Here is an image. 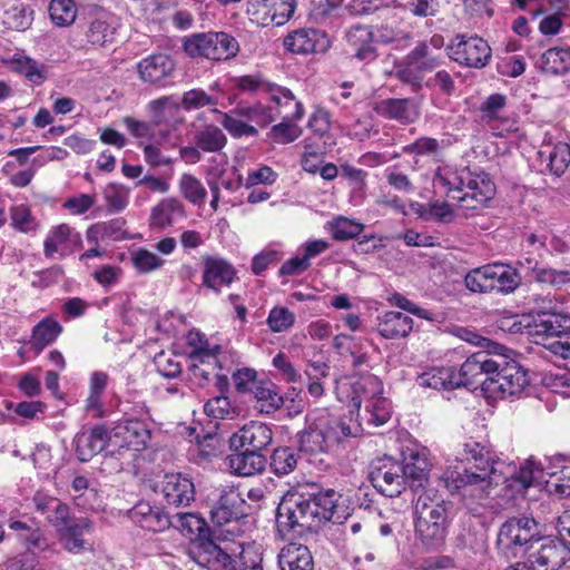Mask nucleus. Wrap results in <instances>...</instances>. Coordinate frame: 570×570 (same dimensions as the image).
I'll list each match as a JSON object with an SVG mask.
<instances>
[{
  "label": "nucleus",
  "instance_id": "f257e3e1",
  "mask_svg": "<svg viewBox=\"0 0 570 570\" xmlns=\"http://www.w3.org/2000/svg\"><path fill=\"white\" fill-rule=\"evenodd\" d=\"M461 455V461H466L471 466L449 468L440 476L444 488L451 493L462 490L463 495L481 499L492 485L507 484L508 488L521 492L544 483L550 494L570 497L569 466H562L559 472H546L541 463L530 459L517 469L512 463L495 459L490 450L478 442L465 443Z\"/></svg>",
  "mask_w": 570,
  "mask_h": 570
},
{
  "label": "nucleus",
  "instance_id": "f03ea898",
  "mask_svg": "<svg viewBox=\"0 0 570 570\" xmlns=\"http://www.w3.org/2000/svg\"><path fill=\"white\" fill-rule=\"evenodd\" d=\"M341 495L330 489L316 494L287 491L276 509V529L281 537L292 532L317 530L327 521L336 522L337 501Z\"/></svg>",
  "mask_w": 570,
  "mask_h": 570
},
{
  "label": "nucleus",
  "instance_id": "7ed1b4c3",
  "mask_svg": "<svg viewBox=\"0 0 570 570\" xmlns=\"http://www.w3.org/2000/svg\"><path fill=\"white\" fill-rule=\"evenodd\" d=\"M433 187L456 200L460 207L478 209L485 205L495 193L490 176L483 171H471L469 168H439L433 177Z\"/></svg>",
  "mask_w": 570,
  "mask_h": 570
},
{
  "label": "nucleus",
  "instance_id": "20e7f679",
  "mask_svg": "<svg viewBox=\"0 0 570 570\" xmlns=\"http://www.w3.org/2000/svg\"><path fill=\"white\" fill-rule=\"evenodd\" d=\"M450 504L431 490L421 493L415 503V533L430 548H439L445 540Z\"/></svg>",
  "mask_w": 570,
  "mask_h": 570
},
{
  "label": "nucleus",
  "instance_id": "39448f33",
  "mask_svg": "<svg viewBox=\"0 0 570 570\" xmlns=\"http://www.w3.org/2000/svg\"><path fill=\"white\" fill-rule=\"evenodd\" d=\"M469 335L472 336L466 338L469 342L476 345H482L484 342L489 350L479 351L464 361L460 371L456 372L458 387H469L474 384L482 386L483 380H488L494 375L501 362L504 361V352L508 351L504 346L492 343L488 338L480 337L472 333H469Z\"/></svg>",
  "mask_w": 570,
  "mask_h": 570
},
{
  "label": "nucleus",
  "instance_id": "423d86ee",
  "mask_svg": "<svg viewBox=\"0 0 570 570\" xmlns=\"http://www.w3.org/2000/svg\"><path fill=\"white\" fill-rule=\"evenodd\" d=\"M382 393V382L374 375L362 377L352 386L351 405L357 411L364 406L358 416L367 424L381 426L390 420L391 404Z\"/></svg>",
  "mask_w": 570,
  "mask_h": 570
},
{
  "label": "nucleus",
  "instance_id": "0eeeda50",
  "mask_svg": "<svg viewBox=\"0 0 570 570\" xmlns=\"http://www.w3.org/2000/svg\"><path fill=\"white\" fill-rule=\"evenodd\" d=\"M126 415L127 417L109 432L110 453L116 449L144 450L151 439L150 412L144 403L136 405L132 412H127Z\"/></svg>",
  "mask_w": 570,
  "mask_h": 570
},
{
  "label": "nucleus",
  "instance_id": "6e6552de",
  "mask_svg": "<svg viewBox=\"0 0 570 570\" xmlns=\"http://www.w3.org/2000/svg\"><path fill=\"white\" fill-rule=\"evenodd\" d=\"M540 537L541 528L534 518L513 517L500 527L497 546L507 558H518L528 553Z\"/></svg>",
  "mask_w": 570,
  "mask_h": 570
},
{
  "label": "nucleus",
  "instance_id": "1a4fd4ad",
  "mask_svg": "<svg viewBox=\"0 0 570 570\" xmlns=\"http://www.w3.org/2000/svg\"><path fill=\"white\" fill-rule=\"evenodd\" d=\"M183 48L191 58H206L213 61H226L239 52L237 39L224 31L190 35L184 39Z\"/></svg>",
  "mask_w": 570,
  "mask_h": 570
},
{
  "label": "nucleus",
  "instance_id": "9d476101",
  "mask_svg": "<svg viewBox=\"0 0 570 570\" xmlns=\"http://www.w3.org/2000/svg\"><path fill=\"white\" fill-rule=\"evenodd\" d=\"M533 335L553 354L570 358V316L560 313H543L534 321Z\"/></svg>",
  "mask_w": 570,
  "mask_h": 570
},
{
  "label": "nucleus",
  "instance_id": "9b49d317",
  "mask_svg": "<svg viewBox=\"0 0 570 570\" xmlns=\"http://www.w3.org/2000/svg\"><path fill=\"white\" fill-rule=\"evenodd\" d=\"M528 383L525 370L504 353V361L494 375L482 381V392L489 399H505L520 394Z\"/></svg>",
  "mask_w": 570,
  "mask_h": 570
},
{
  "label": "nucleus",
  "instance_id": "f8f14e48",
  "mask_svg": "<svg viewBox=\"0 0 570 570\" xmlns=\"http://www.w3.org/2000/svg\"><path fill=\"white\" fill-rule=\"evenodd\" d=\"M443 59L426 41H420L404 57L403 67L399 70V78L415 88H421L426 73L438 69Z\"/></svg>",
  "mask_w": 570,
  "mask_h": 570
},
{
  "label": "nucleus",
  "instance_id": "ddd939ff",
  "mask_svg": "<svg viewBox=\"0 0 570 570\" xmlns=\"http://www.w3.org/2000/svg\"><path fill=\"white\" fill-rule=\"evenodd\" d=\"M368 478L373 487L389 498L399 497L405 489L403 463L391 456L372 461Z\"/></svg>",
  "mask_w": 570,
  "mask_h": 570
},
{
  "label": "nucleus",
  "instance_id": "4468645a",
  "mask_svg": "<svg viewBox=\"0 0 570 570\" xmlns=\"http://www.w3.org/2000/svg\"><path fill=\"white\" fill-rule=\"evenodd\" d=\"M208 500L212 521L219 527L246 515L245 499L235 487H218L208 495Z\"/></svg>",
  "mask_w": 570,
  "mask_h": 570
},
{
  "label": "nucleus",
  "instance_id": "2eb2a0df",
  "mask_svg": "<svg viewBox=\"0 0 570 570\" xmlns=\"http://www.w3.org/2000/svg\"><path fill=\"white\" fill-rule=\"evenodd\" d=\"M119 27L120 22L117 16L104 9H97L88 13L83 33L88 43L104 48L115 41Z\"/></svg>",
  "mask_w": 570,
  "mask_h": 570
},
{
  "label": "nucleus",
  "instance_id": "dca6fc26",
  "mask_svg": "<svg viewBox=\"0 0 570 570\" xmlns=\"http://www.w3.org/2000/svg\"><path fill=\"white\" fill-rule=\"evenodd\" d=\"M539 547L529 554L531 570H559L570 558V549L559 539L540 537Z\"/></svg>",
  "mask_w": 570,
  "mask_h": 570
},
{
  "label": "nucleus",
  "instance_id": "f3484780",
  "mask_svg": "<svg viewBox=\"0 0 570 570\" xmlns=\"http://www.w3.org/2000/svg\"><path fill=\"white\" fill-rule=\"evenodd\" d=\"M273 436L269 424L250 421L230 435L229 446L233 451L246 449L263 453L272 444Z\"/></svg>",
  "mask_w": 570,
  "mask_h": 570
},
{
  "label": "nucleus",
  "instance_id": "a211bd4d",
  "mask_svg": "<svg viewBox=\"0 0 570 570\" xmlns=\"http://www.w3.org/2000/svg\"><path fill=\"white\" fill-rule=\"evenodd\" d=\"M217 98L208 95L203 89H190L184 92L180 104L175 101L173 97H161L159 99L151 100L148 104V109L153 114V121L157 126L163 119V110L170 106L173 108L181 107L183 109L190 111L196 110L206 106H215Z\"/></svg>",
  "mask_w": 570,
  "mask_h": 570
},
{
  "label": "nucleus",
  "instance_id": "6ab92c4d",
  "mask_svg": "<svg viewBox=\"0 0 570 570\" xmlns=\"http://www.w3.org/2000/svg\"><path fill=\"white\" fill-rule=\"evenodd\" d=\"M308 422V426L298 435V450L307 455L327 452L335 436L328 434L321 412L311 414Z\"/></svg>",
  "mask_w": 570,
  "mask_h": 570
},
{
  "label": "nucleus",
  "instance_id": "aec40b11",
  "mask_svg": "<svg viewBox=\"0 0 570 570\" xmlns=\"http://www.w3.org/2000/svg\"><path fill=\"white\" fill-rule=\"evenodd\" d=\"M518 265L525 273V277L541 287L561 289L570 285V269L552 268L532 257L520 259Z\"/></svg>",
  "mask_w": 570,
  "mask_h": 570
},
{
  "label": "nucleus",
  "instance_id": "412c9836",
  "mask_svg": "<svg viewBox=\"0 0 570 570\" xmlns=\"http://www.w3.org/2000/svg\"><path fill=\"white\" fill-rule=\"evenodd\" d=\"M266 92L269 100L266 122H272L276 118L301 119L303 117V105L295 99L289 89L277 85H268Z\"/></svg>",
  "mask_w": 570,
  "mask_h": 570
},
{
  "label": "nucleus",
  "instance_id": "4be33fe9",
  "mask_svg": "<svg viewBox=\"0 0 570 570\" xmlns=\"http://www.w3.org/2000/svg\"><path fill=\"white\" fill-rule=\"evenodd\" d=\"M81 245L80 234L69 225L60 224L49 230L43 242V254L47 258H52L56 254L65 257L79 249Z\"/></svg>",
  "mask_w": 570,
  "mask_h": 570
},
{
  "label": "nucleus",
  "instance_id": "5701e85b",
  "mask_svg": "<svg viewBox=\"0 0 570 570\" xmlns=\"http://www.w3.org/2000/svg\"><path fill=\"white\" fill-rule=\"evenodd\" d=\"M138 73L144 82L165 87L173 77L176 63L174 59L165 53L150 55L137 65Z\"/></svg>",
  "mask_w": 570,
  "mask_h": 570
},
{
  "label": "nucleus",
  "instance_id": "b1692460",
  "mask_svg": "<svg viewBox=\"0 0 570 570\" xmlns=\"http://www.w3.org/2000/svg\"><path fill=\"white\" fill-rule=\"evenodd\" d=\"M161 493L168 505L185 508L195 500L193 480L183 473H167L161 481Z\"/></svg>",
  "mask_w": 570,
  "mask_h": 570
},
{
  "label": "nucleus",
  "instance_id": "393cba45",
  "mask_svg": "<svg viewBox=\"0 0 570 570\" xmlns=\"http://www.w3.org/2000/svg\"><path fill=\"white\" fill-rule=\"evenodd\" d=\"M235 267L225 258L206 255L203 257V284L219 294L223 286H229L236 278Z\"/></svg>",
  "mask_w": 570,
  "mask_h": 570
},
{
  "label": "nucleus",
  "instance_id": "a878e982",
  "mask_svg": "<svg viewBox=\"0 0 570 570\" xmlns=\"http://www.w3.org/2000/svg\"><path fill=\"white\" fill-rule=\"evenodd\" d=\"M491 58V48L480 37H470L462 39L453 49V59L463 66L471 68H482Z\"/></svg>",
  "mask_w": 570,
  "mask_h": 570
},
{
  "label": "nucleus",
  "instance_id": "bb28decb",
  "mask_svg": "<svg viewBox=\"0 0 570 570\" xmlns=\"http://www.w3.org/2000/svg\"><path fill=\"white\" fill-rule=\"evenodd\" d=\"M194 560L208 570H229L233 557L227 548L216 544L212 540L200 541L191 551Z\"/></svg>",
  "mask_w": 570,
  "mask_h": 570
},
{
  "label": "nucleus",
  "instance_id": "cd10ccee",
  "mask_svg": "<svg viewBox=\"0 0 570 570\" xmlns=\"http://www.w3.org/2000/svg\"><path fill=\"white\" fill-rule=\"evenodd\" d=\"M75 444L78 459L82 462H88L105 449L111 450L109 432L104 425H96L89 431L78 433L75 438Z\"/></svg>",
  "mask_w": 570,
  "mask_h": 570
},
{
  "label": "nucleus",
  "instance_id": "c85d7f7f",
  "mask_svg": "<svg viewBox=\"0 0 570 570\" xmlns=\"http://www.w3.org/2000/svg\"><path fill=\"white\" fill-rule=\"evenodd\" d=\"M326 46L325 35L313 28L294 30L284 39V47L291 52L298 55H308L317 50H324Z\"/></svg>",
  "mask_w": 570,
  "mask_h": 570
},
{
  "label": "nucleus",
  "instance_id": "c756f323",
  "mask_svg": "<svg viewBox=\"0 0 570 570\" xmlns=\"http://www.w3.org/2000/svg\"><path fill=\"white\" fill-rule=\"evenodd\" d=\"M345 38L350 53L357 60L370 62L377 57L374 35L370 27L353 26L347 30Z\"/></svg>",
  "mask_w": 570,
  "mask_h": 570
},
{
  "label": "nucleus",
  "instance_id": "7c9ffc66",
  "mask_svg": "<svg viewBox=\"0 0 570 570\" xmlns=\"http://www.w3.org/2000/svg\"><path fill=\"white\" fill-rule=\"evenodd\" d=\"M129 517L140 528L160 532L170 527V517L159 507H153L149 502L140 501L130 511Z\"/></svg>",
  "mask_w": 570,
  "mask_h": 570
},
{
  "label": "nucleus",
  "instance_id": "2f4dec72",
  "mask_svg": "<svg viewBox=\"0 0 570 570\" xmlns=\"http://www.w3.org/2000/svg\"><path fill=\"white\" fill-rule=\"evenodd\" d=\"M374 111L387 119L401 124H412L419 117L415 104L406 98H386L374 104Z\"/></svg>",
  "mask_w": 570,
  "mask_h": 570
},
{
  "label": "nucleus",
  "instance_id": "473e14b6",
  "mask_svg": "<svg viewBox=\"0 0 570 570\" xmlns=\"http://www.w3.org/2000/svg\"><path fill=\"white\" fill-rule=\"evenodd\" d=\"M92 522L88 518H75L66 527L61 528L58 533L59 541L62 547L71 553H80L87 549L85 535L91 533Z\"/></svg>",
  "mask_w": 570,
  "mask_h": 570
},
{
  "label": "nucleus",
  "instance_id": "72a5a7b5",
  "mask_svg": "<svg viewBox=\"0 0 570 570\" xmlns=\"http://www.w3.org/2000/svg\"><path fill=\"white\" fill-rule=\"evenodd\" d=\"M279 570H314V558L308 547L291 542L277 554Z\"/></svg>",
  "mask_w": 570,
  "mask_h": 570
},
{
  "label": "nucleus",
  "instance_id": "f704fd0d",
  "mask_svg": "<svg viewBox=\"0 0 570 570\" xmlns=\"http://www.w3.org/2000/svg\"><path fill=\"white\" fill-rule=\"evenodd\" d=\"M235 451L227 456V465L230 471L239 476H252L262 473L267 460L264 453L253 450Z\"/></svg>",
  "mask_w": 570,
  "mask_h": 570
},
{
  "label": "nucleus",
  "instance_id": "c9c22d12",
  "mask_svg": "<svg viewBox=\"0 0 570 570\" xmlns=\"http://www.w3.org/2000/svg\"><path fill=\"white\" fill-rule=\"evenodd\" d=\"M413 328V320L402 312H386L377 320V331L387 340L405 337Z\"/></svg>",
  "mask_w": 570,
  "mask_h": 570
},
{
  "label": "nucleus",
  "instance_id": "e433bc0d",
  "mask_svg": "<svg viewBox=\"0 0 570 570\" xmlns=\"http://www.w3.org/2000/svg\"><path fill=\"white\" fill-rule=\"evenodd\" d=\"M539 156L542 161H547L550 174L561 177L570 166V145L558 142L544 146Z\"/></svg>",
  "mask_w": 570,
  "mask_h": 570
},
{
  "label": "nucleus",
  "instance_id": "4c0bfd02",
  "mask_svg": "<svg viewBox=\"0 0 570 570\" xmlns=\"http://www.w3.org/2000/svg\"><path fill=\"white\" fill-rule=\"evenodd\" d=\"M417 384L434 390L458 389L456 371L452 366L432 367L417 377Z\"/></svg>",
  "mask_w": 570,
  "mask_h": 570
},
{
  "label": "nucleus",
  "instance_id": "58836bf2",
  "mask_svg": "<svg viewBox=\"0 0 570 570\" xmlns=\"http://www.w3.org/2000/svg\"><path fill=\"white\" fill-rule=\"evenodd\" d=\"M61 332L62 326L58 321L52 317H46L33 327L29 341L30 347L36 353H40L46 346L53 343Z\"/></svg>",
  "mask_w": 570,
  "mask_h": 570
},
{
  "label": "nucleus",
  "instance_id": "ea45409f",
  "mask_svg": "<svg viewBox=\"0 0 570 570\" xmlns=\"http://www.w3.org/2000/svg\"><path fill=\"white\" fill-rule=\"evenodd\" d=\"M539 67L542 71L551 75H563L570 70V47H553L546 50L540 60Z\"/></svg>",
  "mask_w": 570,
  "mask_h": 570
},
{
  "label": "nucleus",
  "instance_id": "a19ab883",
  "mask_svg": "<svg viewBox=\"0 0 570 570\" xmlns=\"http://www.w3.org/2000/svg\"><path fill=\"white\" fill-rule=\"evenodd\" d=\"M257 407L262 413L272 414L284 404V399L277 391L276 386L269 381H259L253 389Z\"/></svg>",
  "mask_w": 570,
  "mask_h": 570
},
{
  "label": "nucleus",
  "instance_id": "79ce46f5",
  "mask_svg": "<svg viewBox=\"0 0 570 570\" xmlns=\"http://www.w3.org/2000/svg\"><path fill=\"white\" fill-rule=\"evenodd\" d=\"M183 216H185L184 206L178 199L164 198L153 208L150 222L153 226L164 228Z\"/></svg>",
  "mask_w": 570,
  "mask_h": 570
},
{
  "label": "nucleus",
  "instance_id": "37998d69",
  "mask_svg": "<svg viewBox=\"0 0 570 570\" xmlns=\"http://www.w3.org/2000/svg\"><path fill=\"white\" fill-rule=\"evenodd\" d=\"M491 279L493 283V291L510 294L520 286L522 277L515 268L509 265L494 263L492 264Z\"/></svg>",
  "mask_w": 570,
  "mask_h": 570
},
{
  "label": "nucleus",
  "instance_id": "c03bdc74",
  "mask_svg": "<svg viewBox=\"0 0 570 570\" xmlns=\"http://www.w3.org/2000/svg\"><path fill=\"white\" fill-rule=\"evenodd\" d=\"M194 142L204 153H218L227 144L224 131L215 125H206L194 134Z\"/></svg>",
  "mask_w": 570,
  "mask_h": 570
},
{
  "label": "nucleus",
  "instance_id": "a18cd8bd",
  "mask_svg": "<svg viewBox=\"0 0 570 570\" xmlns=\"http://www.w3.org/2000/svg\"><path fill=\"white\" fill-rule=\"evenodd\" d=\"M430 463L424 454H411V461L403 464L405 487L419 490L428 481Z\"/></svg>",
  "mask_w": 570,
  "mask_h": 570
},
{
  "label": "nucleus",
  "instance_id": "49530a36",
  "mask_svg": "<svg viewBox=\"0 0 570 570\" xmlns=\"http://www.w3.org/2000/svg\"><path fill=\"white\" fill-rule=\"evenodd\" d=\"M187 343L193 347L190 355L193 358L205 363L206 360H214L217 363V355L220 352V346H209V343L204 334L198 331H190L187 335Z\"/></svg>",
  "mask_w": 570,
  "mask_h": 570
},
{
  "label": "nucleus",
  "instance_id": "de8ad7c7",
  "mask_svg": "<svg viewBox=\"0 0 570 570\" xmlns=\"http://www.w3.org/2000/svg\"><path fill=\"white\" fill-rule=\"evenodd\" d=\"M298 462V455L293 448H277L271 455L269 468L276 475H287L294 471Z\"/></svg>",
  "mask_w": 570,
  "mask_h": 570
},
{
  "label": "nucleus",
  "instance_id": "09e8293b",
  "mask_svg": "<svg viewBox=\"0 0 570 570\" xmlns=\"http://www.w3.org/2000/svg\"><path fill=\"white\" fill-rule=\"evenodd\" d=\"M266 1V27L283 26L293 16L295 0H265Z\"/></svg>",
  "mask_w": 570,
  "mask_h": 570
},
{
  "label": "nucleus",
  "instance_id": "8fccbe9b",
  "mask_svg": "<svg viewBox=\"0 0 570 570\" xmlns=\"http://www.w3.org/2000/svg\"><path fill=\"white\" fill-rule=\"evenodd\" d=\"M492 264L476 267L464 277L465 287L472 293L493 292Z\"/></svg>",
  "mask_w": 570,
  "mask_h": 570
},
{
  "label": "nucleus",
  "instance_id": "3c124183",
  "mask_svg": "<svg viewBox=\"0 0 570 570\" xmlns=\"http://www.w3.org/2000/svg\"><path fill=\"white\" fill-rule=\"evenodd\" d=\"M33 21V10L26 4H16L4 11L3 23L17 31L27 30Z\"/></svg>",
  "mask_w": 570,
  "mask_h": 570
},
{
  "label": "nucleus",
  "instance_id": "603ef678",
  "mask_svg": "<svg viewBox=\"0 0 570 570\" xmlns=\"http://www.w3.org/2000/svg\"><path fill=\"white\" fill-rule=\"evenodd\" d=\"M204 412L216 420H233L239 415V410L233 406L229 399L224 395L209 399L204 404Z\"/></svg>",
  "mask_w": 570,
  "mask_h": 570
},
{
  "label": "nucleus",
  "instance_id": "864d4df0",
  "mask_svg": "<svg viewBox=\"0 0 570 570\" xmlns=\"http://www.w3.org/2000/svg\"><path fill=\"white\" fill-rule=\"evenodd\" d=\"M180 194L191 204L202 205L207 196V191L202 181L190 174L181 175L178 183Z\"/></svg>",
  "mask_w": 570,
  "mask_h": 570
},
{
  "label": "nucleus",
  "instance_id": "5fc2aeb1",
  "mask_svg": "<svg viewBox=\"0 0 570 570\" xmlns=\"http://www.w3.org/2000/svg\"><path fill=\"white\" fill-rule=\"evenodd\" d=\"M376 37L382 43H395L397 48L409 45L412 33L395 23H383L376 29Z\"/></svg>",
  "mask_w": 570,
  "mask_h": 570
},
{
  "label": "nucleus",
  "instance_id": "6e6d98bb",
  "mask_svg": "<svg viewBox=\"0 0 570 570\" xmlns=\"http://www.w3.org/2000/svg\"><path fill=\"white\" fill-rule=\"evenodd\" d=\"M102 195L108 210L111 213L122 212L129 203V189L120 184H108Z\"/></svg>",
  "mask_w": 570,
  "mask_h": 570
},
{
  "label": "nucleus",
  "instance_id": "4d7b16f0",
  "mask_svg": "<svg viewBox=\"0 0 570 570\" xmlns=\"http://www.w3.org/2000/svg\"><path fill=\"white\" fill-rule=\"evenodd\" d=\"M76 4L72 0H52L49 14L52 22L59 27L68 26L76 19Z\"/></svg>",
  "mask_w": 570,
  "mask_h": 570
},
{
  "label": "nucleus",
  "instance_id": "13d9d810",
  "mask_svg": "<svg viewBox=\"0 0 570 570\" xmlns=\"http://www.w3.org/2000/svg\"><path fill=\"white\" fill-rule=\"evenodd\" d=\"M170 527L176 528L185 535H194L203 531L205 521L195 513H176L170 517Z\"/></svg>",
  "mask_w": 570,
  "mask_h": 570
},
{
  "label": "nucleus",
  "instance_id": "bf43d9fd",
  "mask_svg": "<svg viewBox=\"0 0 570 570\" xmlns=\"http://www.w3.org/2000/svg\"><path fill=\"white\" fill-rule=\"evenodd\" d=\"M507 106V97L501 94L490 95L481 105L480 112L482 120L489 126L495 124Z\"/></svg>",
  "mask_w": 570,
  "mask_h": 570
},
{
  "label": "nucleus",
  "instance_id": "052dcab7",
  "mask_svg": "<svg viewBox=\"0 0 570 570\" xmlns=\"http://www.w3.org/2000/svg\"><path fill=\"white\" fill-rule=\"evenodd\" d=\"M295 314L284 306H275L269 311L266 323L274 333L289 330L295 323Z\"/></svg>",
  "mask_w": 570,
  "mask_h": 570
},
{
  "label": "nucleus",
  "instance_id": "680f3d73",
  "mask_svg": "<svg viewBox=\"0 0 570 570\" xmlns=\"http://www.w3.org/2000/svg\"><path fill=\"white\" fill-rule=\"evenodd\" d=\"M131 262L137 272L141 274L151 273L164 265V259L145 248L132 252Z\"/></svg>",
  "mask_w": 570,
  "mask_h": 570
},
{
  "label": "nucleus",
  "instance_id": "e2e57ef3",
  "mask_svg": "<svg viewBox=\"0 0 570 570\" xmlns=\"http://www.w3.org/2000/svg\"><path fill=\"white\" fill-rule=\"evenodd\" d=\"M297 119H282L271 129V138L277 144H289L302 135V128L295 124Z\"/></svg>",
  "mask_w": 570,
  "mask_h": 570
},
{
  "label": "nucleus",
  "instance_id": "0e129e2a",
  "mask_svg": "<svg viewBox=\"0 0 570 570\" xmlns=\"http://www.w3.org/2000/svg\"><path fill=\"white\" fill-rule=\"evenodd\" d=\"M262 554L253 547H240L229 570H263Z\"/></svg>",
  "mask_w": 570,
  "mask_h": 570
},
{
  "label": "nucleus",
  "instance_id": "69168bd1",
  "mask_svg": "<svg viewBox=\"0 0 570 570\" xmlns=\"http://www.w3.org/2000/svg\"><path fill=\"white\" fill-rule=\"evenodd\" d=\"M363 232V225L346 217H337L332 223V234L336 240H347L357 237Z\"/></svg>",
  "mask_w": 570,
  "mask_h": 570
},
{
  "label": "nucleus",
  "instance_id": "338daca9",
  "mask_svg": "<svg viewBox=\"0 0 570 570\" xmlns=\"http://www.w3.org/2000/svg\"><path fill=\"white\" fill-rule=\"evenodd\" d=\"M154 364L160 375L168 379L177 377L181 373V365L178 356L165 352L158 353Z\"/></svg>",
  "mask_w": 570,
  "mask_h": 570
},
{
  "label": "nucleus",
  "instance_id": "774afa93",
  "mask_svg": "<svg viewBox=\"0 0 570 570\" xmlns=\"http://www.w3.org/2000/svg\"><path fill=\"white\" fill-rule=\"evenodd\" d=\"M12 226L22 232L29 233L36 230L37 223L31 215L30 209L24 205H18L10 210Z\"/></svg>",
  "mask_w": 570,
  "mask_h": 570
}]
</instances>
